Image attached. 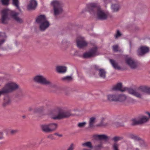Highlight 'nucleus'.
<instances>
[{
    "label": "nucleus",
    "mask_w": 150,
    "mask_h": 150,
    "mask_svg": "<svg viewBox=\"0 0 150 150\" xmlns=\"http://www.w3.org/2000/svg\"><path fill=\"white\" fill-rule=\"evenodd\" d=\"M104 120V119L103 118L102 120L98 124V126H105L107 125V123H105L103 121Z\"/></svg>",
    "instance_id": "nucleus-34"
},
{
    "label": "nucleus",
    "mask_w": 150,
    "mask_h": 150,
    "mask_svg": "<svg viewBox=\"0 0 150 150\" xmlns=\"http://www.w3.org/2000/svg\"><path fill=\"white\" fill-rule=\"evenodd\" d=\"M121 35V33L119 30H118L117 31L116 34L115 35V38L116 39L118 38Z\"/></svg>",
    "instance_id": "nucleus-36"
},
{
    "label": "nucleus",
    "mask_w": 150,
    "mask_h": 150,
    "mask_svg": "<svg viewBox=\"0 0 150 150\" xmlns=\"http://www.w3.org/2000/svg\"><path fill=\"white\" fill-rule=\"evenodd\" d=\"M76 42L77 46L79 48H81L87 45V43L85 40L84 38L81 37L78 38Z\"/></svg>",
    "instance_id": "nucleus-11"
},
{
    "label": "nucleus",
    "mask_w": 150,
    "mask_h": 150,
    "mask_svg": "<svg viewBox=\"0 0 150 150\" xmlns=\"http://www.w3.org/2000/svg\"><path fill=\"white\" fill-rule=\"evenodd\" d=\"M62 43H64V42H63V41L62 42Z\"/></svg>",
    "instance_id": "nucleus-52"
},
{
    "label": "nucleus",
    "mask_w": 150,
    "mask_h": 150,
    "mask_svg": "<svg viewBox=\"0 0 150 150\" xmlns=\"http://www.w3.org/2000/svg\"><path fill=\"white\" fill-rule=\"evenodd\" d=\"M48 137L50 139H53V135L52 134H50L48 136Z\"/></svg>",
    "instance_id": "nucleus-46"
},
{
    "label": "nucleus",
    "mask_w": 150,
    "mask_h": 150,
    "mask_svg": "<svg viewBox=\"0 0 150 150\" xmlns=\"http://www.w3.org/2000/svg\"><path fill=\"white\" fill-rule=\"evenodd\" d=\"M56 70L59 73H63L66 72V67L64 66H57L56 67Z\"/></svg>",
    "instance_id": "nucleus-18"
},
{
    "label": "nucleus",
    "mask_w": 150,
    "mask_h": 150,
    "mask_svg": "<svg viewBox=\"0 0 150 150\" xmlns=\"http://www.w3.org/2000/svg\"><path fill=\"white\" fill-rule=\"evenodd\" d=\"M37 5V1L35 0H31L29 5L28 6L27 9L28 10L35 9Z\"/></svg>",
    "instance_id": "nucleus-16"
},
{
    "label": "nucleus",
    "mask_w": 150,
    "mask_h": 150,
    "mask_svg": "<svg viewBox=\"0 0 150 150\" xmlns=\"http://www.w3.org/2000/svg\"><path fill=\"white\" fill-rule=\"evenodd\" d=\"M8 132H10L11 134H13L17 132L16 130H13V129H10L8 130Z\"/></svg>",
    "instance_id": "nucleus-43"
},
{
    "label": "nucleus",
    "mask_w": 150,
    "mask_h": 150,
    "mask_svg": "<svg viewBox=\"0 0 150 150\" xmlns=\"http://www.w3.org/2000/svg\"><path fill=\"white\" fill-rule=\"evenodd\" d=\"M34 81L42 84L48 85L51 84L50 82L47 80L44 76L41 75L35 76L33 78Z\"/></svg>",
    "instance_id": "nucleus-6"
},
{
    "label": "nucleus",
    "mask_w": 150,
    "mask_h": 150,
    "mask_svg": "<svg viewBox=\"0 0 150 150\" xmlns=\"http://www.w3.org/2000/svg\"><path fill=\"white\" fill-rule=\"evenodd\" d=\"M95 148L96 149H100L103 148L102 144H99L96 146Z\"/></svg>",
    "instance_id": "nucleus-41"
},
{
    "label": "nucleus",
    "mask_w": 150,
    "mask_h": 150,
    "mask_svg": "<svg viewBox=\"0 0 150 150\" xmlns=\"http://www.w3.org/2000/svg\"><path fill=\"white\" fill-rule=\"evenodd\" d=\"M82 150H90L88 149H86V148H83Z\"/></svg>",
    "instance_id": "nucleus-50"
},
{
    "label": "nucleus",
    "mask_w": 150,
    "mask_h": 150,
    "mask_svg": "<svg viewBox=\"0 0 150 150\" xmlns=\"http://www.w3.org/2000/svg\"><path fill=\"white\" fill-rule=\"evenodd\" d=\"M51 5L53 6L54 9V14L57 16L61 13L63 10L60 6L59 2L57 0H54L51 2Z\"/></svg>",
    "instance_id": "nucleus-7"
},
{
    "label": "nucleus",
    "mask_w": 150,
    "mask_h": 150,
    "mask_svg": "<svg viewBox=\"0 0 150 150\" xmlns=\"http://www.w3.org/2000/svg\"><path fill=\"white\" fill-rule=\"evenodd\" d=\"M125 91H127L129 93L132 94L136 97L139 98H142V94L140 92L137 91L134 89L132 88H126Z\"/></svg>",
    "instance_id": "nucleus-12"
},
{
    "label": "nucleus",
    "mask_w": 150,
    "mask_h": 150,
    "mask_svg": "<svg viewBox=\"0 0 150 150\" xmlns=\"http://www.w3.org/2000/svg\"><path fill=\"white\" fill-rule=\"evenodd\" d=\"M41 127L42 131L45 132H50L49 124L42 125Z\"/></svg>",
    "instance_id": "nucleus-20"
},
{
    "label": "nucleus",
    "mask_w": 150,
    "mask_h": 150,
    "mask_svg": "<svg viewBox=\"0 0 150 150\" xmlns=\"http://www.w3.org/2000/svg\"><path fill=\"white\" fill-rule=\"evenodd\" d=\"M146 113L147 115H148L149 117L150 118V113L149 112H147Z\"/></svg>",
    "instance_id": "nucleus-48"
},
{
    "label": "nucleus",
    "mask_w": 150,
    "mask_h": 150,
    "mask_svg": "<svg viewBox=\"0 0 150 150\" xmlns=\"http://www.w3.org/2000/svg\"><path fill=\"white\" fill-rule=\"evenodd\" d=\"M119 145L118 144L115 143L112 146V148L113 150H119L118 148Z\"/></svg>",
    "instance_id": "nucleus-31"
},
{
    "label": "nucleus",
    "mask_w": 150,
    "mask_h": 150,
    "mask_svg": "<svg viewBox=\"0 0 150 150\" xmlns=\"http://www.w3.org/2000/svg\"><path fill=\"white\" fill-rule=\"evenodd\" d=\"M82 146L83 147H86L90 149H92L93 148L91 142H90L83 143L82 144Z\"/></svg>",
    "instance_id": "nucleus-25"
},
{
    "label": "nucleus",
    "mask_w": 150,
    "mask_h": 150,
    "mask_svg": "<svg viewBox=\"0 0 150 150\" xmlns=\"http://www.w3.org/2000/svg\"><path fill=\"white\" fill-rule=\"evenodd\" d=\"M149 51V48L148 47L145 46H142L138 50L137 52L139 55H142L148 52Z\"/></svg>",
    "instance_id": "nucleus-14"
},
{
    "label": "nucleus",
    "mask_w": 150,
    "mask_h": 150,
    "mask_svg": "<svg viewBox=\"0 0 150 150\" xmlns=\"http://www.w3.org/2000/svg\"><path fill=\"white\" fill-rule=\"evenodd\" d=\"M94 137L96 138H98L99 139H104L107 140L109 138L108 137L104 134L96 135H95Z\"/></svg>",
    "instance_id": "nucleus-23"
},
{
    "label": "nucleus",
    "mask_w": 150,
    "mask_h": 150,
    "mask_svg": "<svg viewBox=\"0 0 150 150\" xmlns=\"http://www.w3.org/2000/svg\"><path fill=\"white\" fill-rule=\"evenodd\" d=\"M135 150H139V149L138 148H136Z\"/></svg>",
    "instance_id": "nucleus-51"
},
{
    "label": "nucleus",
    "mask_w": 150,
    "mask_h": 150,
    "mask_svg": "<svg viewBox=\"0 0 150 150\" xmlns=\"http://www.w3.org/2000/svg\"><path fill=\"white\" fill-rule=\"evenodd\" d=\"M9 0H0V1L1 2L2 4L3 5H6L8 4Z\"/></svg>",
    "instance_id": "nucleus-35"
},
{
    "label": "nucleus",
    "mask_w": 150,
    "mask_h": 150,
    "mask_svg": "<svg viewBox=\"0 0 150 150\" xmlns=\"http://www.w3.org/2000/svg\"><path fill=\"white\" fill-rule=\"evenodd\" d=\"M120 6L119 2L117 0H112L111 8L113 12H117L120 9Z\"/></svg>",
    "instance_id": "nucleus-10"
},
{
    "label": "nucleus",
    "mask_w": 150,
    "mask_h": 150,
    "mask_svg": "<svg viewBox=\"0 0 150 150\" xmlns=\"http://www.w3.org/2000/svg\"><path fill=\"white\" fill-rule=\"evenodd\" d=\"M2 14L1 21L3 23H6L10 16L18 23H21L22 22V19L17 16L18 13L14 11L8 9H4L2 11Z\"/></svg>",
    "instance_id": "nucleus-2"
},
{
    "label": "nucleus",
    "mask_w": 150,
    "mask_h": 150,
    "mask_svg": "<svg viewBox=\"0 0 150 150\" xmlns=\"http://www.w3.org/2000/svg\"><path fill=\"white\" fill-rule=\"evenodd\" d=\"M96 118L94 117H92L90 118L89 123V127H92L93 126Z\"/></svg>",
    "instance_id": "nucleus-28"
},
{
    "label": "nucleus",
    "mask_w": 150,
    "mask_h": 150,
    "mask_svg": "<svg viewBox=\"0 0 150 150\" xmlns=\"http://www.w3.org/2000/svg\"><path fill=\"white\" fill-rule=\"evenodd\" d=\"M127 101L128 102L132 103H134L136 102L135 100L130 97L128 98Z\"/></svg>",
    "instance_id": "nucleus-33"
},
{
    "label": "nucleus",
    "mask_w": 150,
    "mask_h": 150,
    "mask_svg": "<svg viewBox=\"0 0 150 150\" xmlns=\"http://www.w3.org/2000/svg\"><path fill=\"white\" fill-rule=\"evenodd\" d=\"M75 147V145L73 143L71 144L68 148L67 150H74Z\"/></svg>",
    "instance_id": "nucleus-37"
},
{
    "label": "nucleus",
    "mask_w": 150,
    "mask_h": 150,
    "mask_svg": "<svg viewBox=\"0 0 150 150\" xmlns=\"http://www.w3.org/2000/svg\"><path fill=\"white\" fill-rule=\"evenodd\" d=\"M131 124L133 125L140 124L139 118L132 119L131 120Z\"/></svg>",
    "instance_id": "nucleus-26"
},
{
    "label": "nucleus",
    "mask_w": 150,
    "mask_h": 150,
    "mask_svg": "<svg viewBox=\"0 0 150 150\" xmlns=\"http://www.w3.org/2000/svg\"><path fill=\"white\" fill-rule=\"evenodd\" d=\"M73 115V114L71 112V110H66V118L68 117Z\"/></svg>",
    "instance_id": "nucleus-32"
},
{
    "label": "nucleus",
    "mask_w": 150,
    "mask_h": 150,
    "mask_svg": "<svg viewBox=\"0 0 150 150\" xmlns=\"http://www.w3.org/2000/svg\"><path fill=\"white\" fill-rule=\"evenodd\" d=\"M108 99L110 101H117V95L116 94H108L107 95Z\"/></svg>",
    "instance_id": "nucleus-17"
},
{
    "label": "nucleus",
    "mask_w": 150,
    "mask_h": 150,
    "mask_svg": "<svg viewBox=\"0 0 150 150\" xmlns=\"http://www.w3.org/2000/svg\"><path fill=\"white\" fill-rule=\"evenodd\" d=\"M110 61L114 69L118 70H120L121 69V67L118 65L117 63L114 60L112 59H110Z\"/></svg>",
    "instance_id": "nucleus-21"
},
{
    "label": "nucleus",
    "mask_w": 150,
    "mask_h": 150,
    "mask_svg": "<svg viewBox=\"0 0 150 150\" xmlns=\"http://www.w3.org/2000/svg\"><path fill=\"white\" fill-rule=\"evenodd\" d=\"M121 138L120 137H113L112 139V140L115 141H119L120 139Z\"/></svg>",
    "instance_id": "nucleus-42"
},
{
    "label": "nucleus",
    "mask_w": 150,
    "mask_h": 150,
    "mask_svg": "<svg viewBox=\"0 0 150 150\" xmlns=\"http://www.w3.org/2000/svg\"><path fill=\"white\" fill-rule=\"evenodd\" d=\"M117 101L123 102L127 99V97L124 95H117Z\"/></svg>",
    "instance_id": "nucleus-22"
},
{
    "label": "nucleus",
    "mask_w": 150,
    "mask_h": 150,
    "mask_svg": "<svg viewBox=\"0 0 150 150\" xmlns=\"http://www.w3.org/2000/svg\"><path fill=\"white\" fill-rule=\"evenodd\" d=\"M54 135H57L59 137H62L63 136L62 134H59L58 133H55L54 134Z\"/></svg>",
    "instance_id": "nucleus-45"
},
{
    "label": "nucleus",
    "mask_w": 150,
    "mask_h": 150,
    "mask_svg": "<svg viewBox=\"0 0 150 150\" xmlns=\"http://www.w3.org/2000/svg\"><path fill=\"white\" fill-rule=\"evenodd\" d=\"M49 125L50 132L56 130L58 128V124L56 123H51Z\"/></svg>",
    "instance_id": "nucleus-19"
},
{
    "label": "nucleus",
    "mask_w": 150,
    "mask_h": 150,
    "mask_svg": "<svg viewBox=\"0 0 150 150\" xmlns=\"http://www.w3.org/2000/svg\"><path fill=\"white\" fill-rule=\"evenodd\" d=\"M13 4L14 5L16 6L17 8L20 9L18 0H13Z\"/></svg>",
    "instance_id": "nucleus-30"
},
{
    "label": "nucleus",
    "mask_w": 150,
    "mask_h": 150,
    "mask_svg": "<svg viewBox=\"0 0 150 150\" xmlns=\"http://www.w3.org/2000/svg\"><path fill=\"white\" fill-rule=\"evenodd\" d=\"M98 55V53L97 52V48L95 47L91 49L89 52L84 53L83 57L85 58H86L94 57Z\"/></svg>",
    "instance_id": "nucleus-9"
},
{
    "label": "nucleus",
    "mask_w": 150,
    "mask_h": 150,
    "mask_svg": "<svg viewBox=\"0 0 150 150\" xmlns=\"http://www.w3.org/2000/svg\"><path fill=\"white\" fill-rule=\"evenodd\" d=\"M87 11L94 16H96L100 20L106 19L109 15V13L102 10L97 3H91L88 4L86 8Z\"/></svg>",
    "instance_id": "nucleus-1"
},
{
    "label": "nucleus",
    "mask_w": 150,
    "mask_h": 150,
    "mask_svg": "<svg viewBox=\"0 0 150 150\" xmlns=\"http://www.w3.org/2000/svg\"><path fill=\"white\" fill-rule=\"evenodd\" d=\"M73 78L71 76H66V82L73 80Z\"/></svg>",
    "instance_id": "nucleus-40"
},
{
    "label": "nucleus",
    "mask_w": 150,
    "mask_h": 150,
    "mask_svg": "<svg viewBox=\"0 0 150 150\" xmlns=\"http://www.w3.org/2000/svg\"><path fill=\"white\" fill-rule=\"evenodd\" d=\"M94 68L95 69L99 70V67L98 66L95 65L94 66Z\"/></svg>",
    "instance_id": "nucleus-47"
},
{
    "label": "nucleus",
    "mask_w": 150,
    "mask_h": 150,
    "mask_svg": "<svg viewBox=\"0 0 150 150\" xmlns=\"http://www.w3.org/2000/svg\"><path fill=\"white\" fill-rule=\"evenodd\" d=\"M50 115L51 118L54 120L60 119L66 117L65 114L58 108L53 110Z\"/></svg>",
    "instance_id": "nucleus-5"
},
{
    "label": "nucleus",
    "mask_w": 150,
    "mask_h": 150,
    "mask_svg": "<svg viewBox=\"0 0 150 150\" xmlns=\"http://www.w3.org/2000/svg\"><path fill=\"white\" fill-rule=\"evenodd\" d=\"M86 124V122H79L77 125V126L79 128H82L85 127Z\"/></svg>",
    "instance_id": "nucleus-29"
},
{
    "label": "nucleus",
    "mask_w": 150,
    "mask_h": 150,
    "mask_svg": "<svg viewBox=\"0 0 150 150\" xmlns=\"http://www.w3.org/2000/svg\"><path fill=\"white\" fill-rule=\"evenodd\" d=\"M61 80L62 81H64L66 80V77H63L61 79Z\"/></svg>",
    "instance_id": "nucleus-49"
},
{
    "label": "nucleus",
    "mask_w": 150,
    "mask_h": 150,
    "mask_svg": "<svg viewBox=\"0 0 150 150\" xmlns=\"http://www.w3.org/2000/svg\"><path fill=\"white\" fill-rule=\"evenodd\" d=\"M143 91L146 93L150 94V88L144 87V88Z\"/></svg>",
    "instance_id": "nucleus-38"
},
{
    "label": "nucleus",
    "mask_w": 150,
    "mask_h": 150,
    "mask_svg": "<svg viewBox=\"0 0 150 150\" xmlns=\"http://www.w3.org/2000/svg\"><path fill=\"white\" fill-rule=\"evenodd\" d=\"M106 72L103 69H99V74L100 77L104 79L106 77Z\"/></svg>",
    "instance_id": "nucleus-24"
},
{
    "label": "nucleus",
    "mask_w": 150,
    "mask_h": 150,
    "mask_svg": "<svg viewBox=\"0 0 150 150\" xmlns=\"http://www.w3.org/2000/svg\"><path fill=\"white\" fill-rule=\"evenodd\" d=\"M36 22L40 24V29L42 31L45 30L50 25L49 23L44 15H40L38 16L36 20Z\"/></svg>",
    "instance_id": "nucleus-3"
},
{
    "label": "nucleus",
    "mask_w": 150,
    "mask_h": 150,
    "mask_svg": "<svg viewBox=\"0 0 150 150\" xmlns=\"http://www.w3.org/2000/svg\"><path fill=\"white\" fill-rule=\"evenodd\" d=\"M18 88V86L16 83L10 82L7 83L1 91H0V96L3 94L12 92Z\"/></svg>",
    "instance_id": "nucleus-4"
},
{
    "label": "nucleus",
    "mask_w": 150,
    "mask_h": 150,
    "mask_svg": "<svg viewBox=\"0 0 150 150\" xmlns=\"http://www.w3.org/2000/svg\"><path fill=\"white\" fill-rule=\"evenodd\" d=\"M140 124H142L146 122L148 120V118L144 116L139 118Z\"/></svg>",
    "instance_id": "nucleus-27"
},
{
    "label": "nucleus",
    "mask_w": 150,
    "mask_h": 150,
    "mask_svg": "<svg viewBox=\"0 0 150 150\" xmlns=\"http://www.w3.org/2000/svg\"><path fill=\"white\" fill-rule=\"evenodd\" d=\"M112 0H103V1L105 4H106L110 2L112 3Z\"/></svg>",
    "instance_id": "nucleus-44"
},
{
    "label": "nucleus",
    "mask_w": 150,
    "mask_h": 150,
    "mask_svg": "<svg viewBox=\"0 0 150 150\" xmlns=\"http://www.w3.org/2000/svg\"><path fill=\"white\" fill-rule=\"evenodd\" d=\"M1 137H0V139H1Z\"/></svg>",
    "instance_id": "nucleus-53"
},
{
    "label": "nucleus",
    "mask_w": 150,
    "mask_h": 150,
    "mask_svg": "<svg viewBox=\"0 0 150 150\" xmlns=\"http://www.w3.org/2000/svg\"><path fill=\"white\" fill-rule=\"evenodd\" d=\"M131 137L135 140L139 141V146L141 147L145 146V143L142 139L140 138L138 136L134 134L131 135Z\"/></svg>",
    "instance_id": "nucleus-13"
},
{
    "label": "nucleus",
    "mask_w": 150,
    "mask_h": 150,
    "mask_svg": "<svg viewBox=\"0 0 150 150\" xmlns=\"http://www.w3.org/2000/svg\"><path fill=\"white\" fill-rule=\"evenodd\" d=\"M112 89L114 91H125L126 90V88H122V83H119L113 86Z\"/></svg>",
    "instance_id": "nucleus-15"
},
{
    "label": "nucleus",
    "mask_w": 150,
    "mask_h": 150,
    "mask_svg": "<svg viewBox=\"0 0 150 150\" xmlns=\"http://www.w3.org/2000/svg\"><path fill=\"white\" fill-rule=\"evenodd\" d=\"M125 61L127 64L132 69H135L137 66L136 62L131 57H128L127 55L126 56Z\"/></svg>",
    "instance_id": "nucleus-8"
},
{
    "label": "nucleus",
    "mask_w": 150,
    "mask_h": 150,
    "mask_svg": "<svg viewBox=\"0 0 150 150\" xmlns=\"http://www.w3.org/2000/svg\"><path fill=\"white\" fill-rule=\"evenodd\" d=\"M113 49L114 51L117 52L119 51L118 50V46L117 45H115L113 46Z\"/></svg>",
    "instance_id": "nucleus-39"
}]
</instances>
